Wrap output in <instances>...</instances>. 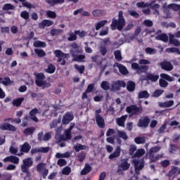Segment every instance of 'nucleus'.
I'll return each mask as SVG.
<instances>
[{
    "mask_svg": "<svg viewBox=\"0 0 180 180\" xmlns=\"http://www.w3.org/2000/svg\"><path fill=\"white\" fill-rule=\"evenodd\" d=\"M124 25H126V20L123 17V11H120L118 14V20L113 18L110 27L112 30H116V29L122 30L124 27Z\"/></svg>",
    "mask_w": 180,
    "mask_h": 180,
    "instance_id": "nucleus-1",
    "label": "nucleus"
},
{
    "mask_svg": "<svg viewBox=\"0 0 180 180\" xmlns=\"http://www.w3.org/2000/svg\"><path fill=\"white\" fill-rule=\"evenodd\" d=\"M30 167H33V160L32 158L24 159L21 165V172L22 174H26L25 178H30L32 176V173L30 170Z\"/></svg>",
    "mask_w": 180,
    "mask_h": 180,
    "instance_id": "nucleus-2",
    "label": "nucleus"
},
{
    "mask_svg": "<svg viewBox=\"0 0 180 180\" xmlns=\"http://www.w3.org/2000/svg\"><path fill=\"white\" fill-rule=\"evenodd\" d=\"M39 113V110L37 108H33L29 112L30 117L28 115H25L22 120V127H26L29 123V119L33 120L35 123H38L39 118L36 117V115Z\"/></svg>",
    "mask_w": 180,
    "mask_h": 180,
    "instance_id": "nucleus-3",
    "label": "nucleus"
},
{
    "mask_svg": "<svg viewBox=\"0 0 180 180\" xmlns=\"http://www.w3.org/2000/svg\"><path fill=\"white\" fill-rule=\"evenodd\" d=\"M46 79V75L44 73H37L36 75L35 84L37 86H43V88H50L51 84L44 81Z\"/></svg>",
    "mask_w": 180,
    "mask_h": 180,
    "instance_id": "nucleus-4",
    "label": "nucleus"
},
{
    "mask_svg": "<svg viewBox=\"0 0 180 180\" xmlns=\"http://www.w3.org/2000/svg\"><path fill=\"white\" fill-rule=\"evenodd\" d=\"M130 169V163L129 158L121 159L120 162L118 164V169L117 172H122V171H128Z\"/></svg>",
    "mask_w": 180,
    "mask_h": 180,
    "instance_id": "nucleus-5",
    "label": "nucleus"
},
{
    "mask_svg": "<svg viewBox=\"0 0 180 180\" xmlns=\"http://www.w3.org/2000/svg\"><path fill=\"white\" fill-rule=\"evenodd\" d=\"M54 54L58 58V63H60L61 65H65V58L68 54L63 53L60 50H56Z\"/></svg>",
    "mask_w": 180,
    "mask_h": 180,
    "instance_id": "nucleus-6",
    "label": "nucleus"
},
{
    "mask_svg": "<svg viewBox=\"0 0 180 180\" xmlns=\"http://www.w3.org/2000/svg\"><path fill=\"white\" fill-rule=\"evenodd\" d=\"M150 122H151V120L148 116L142 117L139 120L137 127L141 129H147L148 124H150Z\"/></svg>",
    "mask_w": 180,
    "mask_h": 180,
    "instance_id": "nucleus-7",
    "label": "nucleus"
},
{
    "mask_svg": "<svg viewBox=\"0 0 180 180\" xmlns=\"http://www.w3.org/2000/svg\"><path fill=\"white\" fill-rule=\"evenodd\" d=\"M126 111L127 112V113H131V115L137 116L139 114L143 112V110L139 107H137L136 105H131L127 107Z\"/></svg>",
    "mask_w": 180,
    "mask_h": 180,
    "instance_id": "nucleus-8",
    "label": "nucleus"
},
{
    "mask_svg": "<svg viewBox=\"0 0 180 180\" xmlns=\"http://www.w3.org/2000/svg\"><path fill=\"white\" fill-rule=\"evenodd\" d=\"M132 163L134 164L136 174H140V171L144 168V160L135 159L133 160Z\"/></svg>",
    "mask_w": 180,
    "mask_h": 180,
    "instance_id": "nucleus-9",
    "label": "nucleus"
},
{
    "mask_svg": "<svg viewBox=\"0 0 180 180\" xmlns=\"http://www.w3.org/2000/svg\"><path fill=\"white\" fill-rule=\"evenodd\" d=\"M160 65L162 70H164L165 71H172L174 70V66L169 61L160 62Z\"/></svg>",
    "mask_w": 180,
    "mask_h": 180,
    "instance_id": "nucleus-10",
    "label": "nucleus"
},
{
    "mask_svg": "<svg viewBox=\"0 0 180 180\" xmlns=\"http://www.w3.org/2000/svg\"><path fill=\"white\" fill-rule=\"evenodd\" d=\"M94 89H95V84H90L88 85L87 89L83 92L82 96V99H88V94H91V92H94Z\"/></svg>",
    "mask_w": 180,
    "mask_h": 180,
    "instance_id": "nucleus-11",
    "label": "nucleus"
},
{
    "mask_svg": "<svg viewBox=\"0 0 180 180\" xmlns=\"http://www.w3.org/2000/svg\"><path fill=\"white\" fill-rule=\"evenodd\" d=\"M3 161L4 162H12L13 164L18 165V164H19V158H18V156L10 155L6 157Z\"/></svg>",
    "mask_w": 180,
    "mask_h": 180,
    "instance_id": "nucleus-12",
    "label": "nucleus"
},
{
    "mask_svg": "<svg viewBox=\"0 0 180 180\" xmlns=\"http://www.w3.org/2000/svg\"><path fill=\"white\" fill-rule=\"evenodd\" d=\"M96 122L97 126H98L100 129H105V120L103 119V117H101L99 114H96Z\"/></svg>",
    "mask_w": 180,
    "mask_h": 180,
    "instance_id": "nucleus-13",
    "label": "nucleus"
},
{
    "mask_svg": "<svg viewBox=\"0 0 180 180\" xmlns=\"http://www.w3.org/2000/svg\"><path fill=\"white\" fill-rule=\"evenodd\" d=\"M1 130H9L10 131H16L17 129L15 126L9 124L5 123L0 126Z\"/></svg>",
    "mask_w": 180,
    "mask_h": 180,
    "instance_id": "nucleus-14",
    "label": "nucleus"
},
{
    "mask_svg": "<svg viewBox=\"0 0 180 180\" xmlns=\"http://www.w3.org/2000/svg\"><path fill=\"white\" fill-rule=\"evenodd\" d=\"M160 78V75H154L153 73H148L146 77V81H151V82H157L158 79Z\"/></svg>",
    "mask_w": 180,
    "mask_h": 180,
    "instance_id": "nucleus-15",
    "label": "nucleus"
},
{
    "mask_svg": "<svg viewBox=\"0 0 180 180\" xmlns=\"http://www.w3.org/2000/svg\"><path fill=\"white\" fill-rule=\"evenodd\" d=\"M45 2L50 6H56V5H63L65 0H45Z\"/></svg>",
    "mask_w": 180,
    "mask_h": 180,
    "instance_id": "nucleus-16",
    "label": "nucleus"
},
{
    "mask_svg": "<svg viewBox=\"0 0 180 180\" xmlns=\"http://www.w3.org/2000/svg\"><path fill=\"white\" fill-rule=\"evenodd\" d=\"M121 151L122 150L120 149V146H117L115 150L109 155V160H113V158H117L118 157H120Z\"/></svg>",
    "mask_w": 180,
    "mask_h": 180,
    "instance_id": "nucleus-17",
    "label": "nucleus"
},
{
    "mask_svg": "<svg viewBox=\"0 0 180 180\" xmlns=\"http://www.w3.org/2000/svg\"><path fill=\"white\" fill-rule=\"evenodd\" d=\"M117 67L118 68L119 72L122 75H127V74H129L127 68H126V66L123 65L122 64L117 63Z\"/></svg>",
    "mask_w": 180,
    "mask_h": 180,
    "instance_id": "nucleus-18",
    "label": "nucleus"
},
{
    "mask_svg": "<svg viewBox=\"0 0 180 180\" xmlns=\"http://www.w3.org/2000/svg\"><path fill=\"white\" fill-rule=\"evenodd\" d=\"M91 171H92V167L89 164L86 163L80 174L81 175H88Z\"/></svg>",
    "mask_w": 180,
    "mask_h": 180,
    "instance_id": "nucleus-19",
    "label": "nucleus"
},
{
    "mask_svg": "<svg viewBox=\"0 0 180 180\" xmlns=\"http://www.w3.org/2000/svg\"><path fill=\"white\" fill-rule=\"evenodd\" d=\"M127 119V115H122L120 117L116 119L117 124L120 127H124V122Z\"/></svg>",
    "mask_w": 180,
    "mask_h": 180,
    "instance_id": "nucleus-20",
    "label": "nucleus"
},
{
    "mask_svg": "<svg viewBox=\"0 0 180 180\" xmlns=\"http://www.w3.org/2000/svg\"><path fill=\"white\" fill-rule=\"evenodd\" d=\"M74 120V115H71L70 113H67L65 116L63 117L62 122L63 124H68L70 122Z\"/></svg>",
    "mask_w": 180,
    "mask_h": 180,
    "instance_id": "nucleus-21",
    "label": "nucleus"
},
{
    "mask_svg": "<svg viewBox=\"0 0 180 180\" xmlns=\"http://www.w3.org/2000/svg\"><path fill=\"white\" fill-rule=\"evenodd\" d=\"M54 25V22L50 20H43L42 22L39 24V27H49V26H53Z\"/></svg>",
    "mask_w": 180,
    "mask_h": 180,
    "instance_id": "nucleus-22",
    "label": "nucleus"
},
{
    "mask_svg": "<svg viewBox=\"0 0 180 180\" xmlns=\"http://www.w3.org/2000/svg\"><path fill=\"white\" fill-rule=\"evenodd\" d=\"M72 57H73V61H77L78 63H81L83 60H85V55H77L72 53Z\"/></svg>",
    "mask_w": 180,
    "mask_h": 180,
    "instance_id": "nucleus-23",
    "label": "nucleus"
},
{
    "mask_svg": "<svg viewBox=\"0 0 180 180\" xmlns=\"http://www.w3.org/2000/svg\"><path fill=\"white\" fill-rule=\"evenodd\" d=\"M30 148H32V146H30V145L29 144V143L27 142H25L22 146H21V149L20 151L22 153H29V151H30Z\"/></svg>",
    "mask_w": 180,
    "mask_h": 180,
    "instance_id": "nucleus-24",
    "label": "nucleus"
},
{
    "mask_svg": "<svg viewBox=\"0 0 180 180\" xmlns=\"http://www.w3.org/2000/svg\"><path fill=\"white\" fill-rule=\"evenodd\" d=\"M156 40H160V41H164V43H167L169 40L168 35L167 34H160L156 36Z\"/></svg>",
    "mask_w": 180,
    "mask_h": 180,
    "instance_id": "nucleus-25",
    "label": "nucleus"
},
{
    "mask_svg": "<svg viewBox=\"0 0 180 180\" xmlns=\"http://www.w3.org/2000/svg\"><path fill=\"white\" fill-rule=\"evenodd\" d=\"M139 99H148L150 98V94L147 91H141L139 93L138 95Z\"/></svg>",
    "mask_w": 180,
    "mask_h": 180,
    "instance_id": "nucleus-26",
    "label": "nucleus"
},
{
    "mask_svg": "<svg viewBox=\"0 0 180 180\" xmlns=\"http://www.w3.org/2000/svg\"><path fill=\"white\" fill-rule=\"evenodd\" d=\"M45 72H47V74H54L56 72V65L50 63L48 65L47 68L45 69Z\"/></svg>",
    "mask_w": 180,
    "mask_h": 180,
    "instance_id": "nucleus-27",
    "label": "nucleus"
},
{
    "mask_svg": "<svg viewBox=\"0 0 180 180\" xmlns=\"http://www.w3.org/2000/svg\"><path fill=\"white\" fill-rule=\"evenodd\" d=\"M174 37H175L174 36V34L169 35V43H170V44H173L176 47H179V46H180L179 40H178L176 39H174Z\"/></svg>",
    "mask_w": 180,
    "mask_h": 180,
    "instance_id": "nucleus-28",
    "label": "nucleus"
},
{
    "mask_svg": "<svg viewBox=\"0 0 180 180\" xmlns=\"http://www.w3.org/2000/svg\"><path fill=\"white\" fill-rule=\"evenodd\" d=\"M173 105H174L173 100H170L169 101H165V102L159 103V106L160 108H171V106H173Z\"/></svg>",
    "mask_w": 180,
    "mask_h": 180,
    "instance_id": "nucleus-29",
    "label": "nucleus"
},
{
    "mask_svg": "<svg viewBox=\"0 0 180 180\" xmlns=\"http://www.w3.org/2000/svg\"><path fill=\"white\" fill-rule=\"evenodd\" d=\"M92 15L96 18H101V16H103V15H105V11L100 9L94 10Z\"/></svg>",
    "mask_w": 180,
    "mask_h": 180,
    "instance_id": "nucleus-30",
    "label": "nucleus"
},
{
    "mask_svg": "<svg viewBox=\"0 0 180 180\" xmlns=\"http://www.w3.org/2000/svg\"><path fill=\"white\" fill-rule=\"evenodd\" d=\"M127 89L129 92L134 91V89H136V83L133 81H129L127 85Z\"/></svg>",
    "mask_w": 180,
    "mask_h": 180,
    "instance_id": "nucleus-31",
    "label": "nucleus"
},
{
    "mask_svg": "<svg viewBox=\"0 0 180 180\" xmlns=\"http://www.w3.org/2000/svg\"><path fill=\"white\" fill-rule=\"evenodd\" d=\"M86 158V153H85L84 151H82L77 155V160L79 162H84V160H85Z\"/></svg>",
    "mask_w": 180,
    "mask_h": 180,
    "instance_id": "nucleus-32",
    "label": "nucleus"
},
{
    "mask_svg": "<svg viewBox=\"0 0 180 180\" xmlns=\"http://www.w3.org/2000/svg\"><path fill=\"white\" fill-rule=\"evenodd\" d=\"M144 154H146V150L144 149H138L134 155L133 158H140V157H143Z\"/></svg>",
    "mask_w": 180,
    "mask_h": 180,
    "instance_id": "nucleus-33",
    "label": "nucleus"
},
{
    "mask_svg": "<svg viewBox=\"0 0 180 180\" xmlns=\"http://www.w3.org/2000/svg\"><path fill=\"white\" fill-rule=\"evenodd\" d=\"M33 46L34 47H36V48H39V47H41L42 49H44L46 48V46H47L46 44V42L44 41H34L33 43Z\"/></svg>",
    "mask_w": 180,
    "mask_h": 180,
    "instance_id": "nucleus-34",
    "label": "nucleus"
},
{
    "mask_svg": "<svg viewBox=\"0 0 180 180\" xmlns=\"http://www.w3.org/2000/svg\"><path fill=\"white\" fill-rule=\"evenodd\" d=\"M178 171H179L178 167L172 166L171 169L168 172V176H172L173 175H175V174H178Z\"/></svg>",
    "mask_w": 180,
    "mask_h": 180,
    "instance_id": "nucleus-35",
    "label": "nucleus"
},
{
    "mask_svg": "<svg viewBox=\"0 0 180 180\" xmlns=\"http://www.w3.org/2000/svg\"><path fill=\"white\" fill-rule=\"evenodd\" d=\"M86 146L82 145L81 143H77L74 146V150L76 151V153H79L81 150H86Z\"/></svg>",
    "mask_w": 180,
    "mask_h": 180,
    "instance_id": "nucleus-36",
    "label": "nucleus"
},
{
    "mask_svg": "<svg viewBox=\"0 0 180 180\" xmlns=\"http://www.w3.org/2000/svg\"><path fill=\"white\" fill-rule=\"evenodd\" d=\"M23 101H25L24 98H18L14 99L13 101V106H16V108H19V106L22 105V102H23Z\"/></svg>",
    "mask_w": 180,
    "mask_h": 180,
    "instance_id": "nucleus-37",
    "label": "nucleus"
},
{
    "mask_svg": "<svg viewBox=\"0 0 180 180\" xmlns=\"http://www.w3.org/2000/svg\"><path fill=\"white\" fill-rule=\"evenodd\" d=\"M114 56L117 61H122V60H123V58L122 57V51H120V50L115 51Z\"/></svg>",
    "mask_w": 180,
    "mask_h": 180,
    "instance_id": "nucleus-38",
    "label": "nucleus"
},
{
    "mask_svg": "<svg viewBox=\"0 0 180 180\" xmlns=\"http://www.w3.org/2000/svg\"><path fill=\"white\" fill-rule=\"evenodd\" d=\"M145 53L146 54H149L150 56H153V54H157V49L154 48L147 47L145 49Z\"/></svg>",
    "mask_w": 180,
    "mask_h": 180,
    "instance_id": "nucleus-39",
    "label": "nucleus"
},
{
    "mask_svg": "<svg viewBox=\"0 0 180 180\" xmlns=\"http://www.w3.org/2000/svg\"><path fill=\"white\" fill-rule=\"evenodd\" d=\"M106 23H108V20H103L96 23V30H99V29H101V27H103V26H105Z\"/></svg>",
    "mask_w": 180,
    "mask_h": 180,
    "instance_id": "nucleus-40",
    "label": "nucleus"
},
{
    "mask_svg": "<svg viewBox=\"0 0 180 180\" xmlns=\"http://www.w3.org/2000/svg\"><path fill=\"white\" fill-rule=\"evenodd\" d=\"M134 141L136 144H144L146 143V137L139 136L134 139Z\"/></svg>",
    "mask_w": 180,
    "mask_h": 180,
    "instance_id": "nucleus-41",
    "label": "nucleus"
},
{
    "mask_svg": "<svg viewBox=\"0 0 180 180\" xmlns=\"http://www.w3.org/2000/svg\"><path fill=\"white\" fill-rule=\"evenodd\" d=\"M46 16L50 19H56V18H57V13H56L55 11L49 10L46 11Z\"/></svg>",
    "mask_w": 180,
    "mask_h": 180,
    "instance_id": "nucleus-42",
    "label": "nucleus"
},
{
    "mask_svg": "<svg viewBox=\"0 0 180 180\" xmlns=\"http://www.w3.org/2000/svg\"><path fill=\"white\" fill-rule=\"evenodd\" d=\"M166 53H176V54H178L179 56L180 55L179 49L175 47L166 49Z\"/></svg>",
    "mask_w": 180,
    "mask_h": 180,
    "instance_id": "nucleus-43",
    "label": "nucleus"
},
{
    "mask_svg": "<svg viewBox=\"0 0 180 180\" xmlns=\"http://www.w3.org/2000/svg\"><path fill=\"white\" fill-rule=\"evenodd\" d=\"M101 87L104 91H109L110 89V86L109 85V82L106 81H103L101 84Z\"/></svg>",
    "mask_w": 180,
    "mask_h": 180,
    "instance_id": "nucleus-44",
    "label": "nucleus"
},
{
    "mask_svg": "<svg viewBox=\"0 0 180 180\" xmlns=\"http://www.w3.org/2000/svg\"><path fill=\"white\" fill-rule=\"evenodd\" d=\"M34 53L37 54V56H38V57L46 56V52L43 49H35Z\"/></svg>",
    "mask_w": 180,
    "mask_h": 180,
    "instance_id": "nucleus-45",
    "label": "nucleus"
},
{
    "mask_svg": "<svg viewBox=\"0 0 180 180\" xmlns=\"http://www.w3.org/2000/svg\"><path fill=\"white\" fill-rule=\"evenodd\" d=\"M15 9V6L12 4H6L3 6V11H13Z\"/></svg>",
    "mask_w": 180,
    "mask_h": 180,
    "instance_id": "nucleus-46",
    "label": "nucleus"
},
{
    "mask_svg": "<svg viewBox=\"0 0 180 180\" xmlns=\"http://www.w3.org/2000/svg\"><path fill=\"white\" fill-rule=\"evenodd\" d=\"M23 133L24 134H25V136H30L31 134H33V133H34V127L26 128L24 130Z\"/></svg>",
    "mask_w": 180,
    "mask_h": 180,
    "instance_id": "nucleus-47",
    "label": "nucleus"
},
{
    "mask_svg": "<svg viewBox=\"0 0 180 180\" xmlns=\"http://www.w3.org/2000/svg\"><path fill=\"white\" fill-rule=\"evenodd\" d=\"M19 2H22V6H25V8H27L28 9H32V8H34V6L32 4H30V3L26 1V0H18Z\"/></svg>",
    "mask_w": 180,
    "mask_h": 180,
    "instance_id": "nucleus-48",
    "label": "nucleus"
},
{
    "mask_svg": "<svg viewBox=\"0 0 180 180\" xmlns=\"http://www.w3.org/2000/svg\"><path fill=\"white\" fill-rule=\"evenodd\" d=\"M164 94V90L162 89H156L152 94V96L153 98H158L159 96H161V94Z\"/></svg>",
    "mask_w": 180,
    "mask_h": 180,
    "instance_id": "nucleus-49",
    "label": "nucleus"
},
{
    "mask_svg": "<svg viewBox=\"0 0 180 180\" xmlns=\"http://www.w3.org/2000/svg\"><path fill=\"white\" fill-rule=\"evenodd\" d=\"M20 18L24 19L25 20H29L30 15L27 11H23L20 13Z\"/></svg>",
    "mask_w": 180,
    "mask_h": 180,
    "instance_id": "nucleus-50",
    "label": "nucleus"
},
{
    "mask_svg": "<svg viewBox=\"0 0 180 180\" xmlns=\"http://www.w3.org/2000/svg\"><path fill=\"white\" fill-rule=\"evenodd\" d=\"M75 68L79 72V74H84L85 72V66L84 65H75Z\"/></svg>",
    "mask_w": 180,
    "mask_h": 180,
    "instance_id": "nucleus-51",
    "label": "nucleus"
},
{
    "mask_svg": "<svg viewBox=\"0 0 180 180\" xmlns=\"http://www.w3.org/2000/svg\"><path fill=\"white\" fill-rule=\"evenodd\" d=\"M148 71V65H141L139 66V69L137 70L138 74H141V72H146Z\"/></svg>",
    "mask_w": 180,
    "mask_h": 180,
    "instance_id": "nucleus-52",
    "label": "nucleus"
},
{
    "mask_svg": "<svg viewBox=\"0 0 180 180\" xmlns=\"http://www.w3.org/2000/svg\"><path fill=\"white\" fill-rule=\"evenodd\" d=\"M1 84L3 85L8 86L10 85V84H12V81L9 77H5L4 80L1 81Z\"/></svg>",
    "mask_w": 180,
    "mask_h": 180,
    "instance_id": "nucleus-53",
    "label": "nucleus"
},
{
    "mask_svg": "<svg viewBox=\"0 0 180 180\" xmlns=\"http://www.w3.org/2000/svg\"><path fill=\"white\" fill-rule=\"evenodd\" d=\"M63 175H70L71 174V167L66 166L62 169Z\"/></svg>",
    "mask_w": 180,
    "mask_h": 180,
    "instance_id": "nucleus-54",
    "label": "nucleus"
},
{
    "mask_svg": "<svg viewBox=\"0 0 180 180\" xmlns=\"http://www.w3.org/2000/svg\"><path fill=\"white\" fill-rule=\"evenodd\" d=\"M149 159L150 160V162H155V161L160 160V155L154 156V154L149 153Z\"/></svg>",
    "mask_w": 180,
    "mask_h": 180,
    "instance_id": "nucleus-55",
    "label": "nucleus"
},
{
    "mask_svg": "<svg viewBox=\"0 0 180 180\" xmlns=\"http://www.w3.org/2000/svg\"><path fill=\"white\" fill-rule=\"evenodd\" d=\"M44 169H46L44 163L41 162L37 165V171L38 172L40 173L41 172V171H44Z\"/></svg>",
    "mask_w": 180,
    "mask_h": 180,
    "instance_id": "nucleus-56",
    "label": "nucleus"
},
{
    "mask_svg": "<svg viewBox=\"0 0 180 180\" xmlns=\"http://www.w3.org/2000/svg\"><path fill=\"white\" fill-rule=\"evenodd\" d=\"M118 136L120 139H123V140H127L129 139L127 134L124 131H118Z\"/></svg>",
    "mask_w": 180,
    "mask_h": 180,
    "instance_id": "nucleus-57",
    "label": "nucleus"
},
{
    "mask_svg": "<svg viewBox=\"0 0 180 180\" xmlns=\"http://www.w3.org/2000/svg\"><path fill=\"white\" fill-rule=\"evenodd\" d=\"M11 120L13 123H16L17 124H19L20 123L22 122V120L20 118H15V119H12V118H7L4 120V122H9Z\"/></svg>",
    "mask_w": 180,
    "mask_h": 180,
    "instance_id": "nucleus-58",
    "label": "nucleus"
},
{
    "mask_svg": "<svg viewBox=\"0 0 180 180\" xmlns=\"http://www.w3.org/2000/svg\"><path fill=\"white\" fill-rule=\"evenodd\" d=\"M39 174L41 175L43 179H46V178H47V176L49 175V169H44V170L40 172Z\"/></svg>",
    "mask_w": 180,
    "mask_h": 180,
    "instance_id": "nucleus-59",
    "label": "nucleus"
},
{
    "mask_svg": "<svg viewBox=\"0 0 180 180\" xmlns=\"http://www.w3.org/2000/svg\"><path fill=\"white\" fill-rule=\"evenodd\" d=\"M159 84L161 88H167V86H168V82L165 81L164 79H160L159 80Z\"/></svg>",
    "mask_w": 180,
    "mask_h": 180,
    "instance_id": "nucleus-60",
    "label": "nucleus"
},
{
    "mask_svg": "<svg viewBox=\"0 0 180 180\" xmlns=\"http://www.w3.org/2000/svg\"><path fill=\"white\" fill-rule=\"evenodd\" d=\"M52 132H46L43 136V141H49L51 139Z\"/></svg>",
    "mask_w": 180,
    "mask_h": 180,
    "instance_id": "nucleus-61",
    "label": "nucleus"
},
{
    "mask_svg": "<svg viewBox=\"0 0 180 180\" xmlns=\"http://www.w3.org/2000/svg\"><path fill=\"white\" fill-rule=\"evenodd\" d=\"M68 40V41H75V40H77V34L70 33Z\"/></svg>",
    "mask_w": 180,
    "mask_h": 180,
    "instance_id": "nucleus-62",
    "label": "nucleus"
},
{
    "mask_svg": "<svg viewBox=\"0 0 180 180\" xmlns=\"http://www.w3.org/2000/svg\"><path fill=\"white\" fill-rule=\"evenodd\" d=\"M112 89H114V91H120V86H119V82H115L112 85Z\"/></svg>",
    "mask_w": 180,
    "mask_h": 180,
    "instance_id": "nucleus-63",
    "label": "nucleus"
},
{
    "mask_svg": "<svg viewBox=\"0 0 180 180\" xmlns=\"http://www.w3.org/2000/svg\"><path fill=\"white\" fill-rule=\"evenodd\" d=\"M57 164L59 165V167H64L65 165H67V160L65 159H59Z\"/></svg>",
    "mask_w": 180,
    "mask_h": 180,
    "instance_id": "nucleus-64",
    "label": "nucleus"
}]
</instances>
